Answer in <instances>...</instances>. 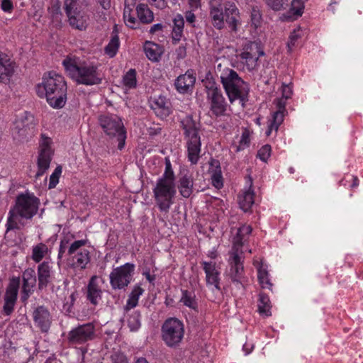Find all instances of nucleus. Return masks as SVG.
I'll return each mask as SVG.
<instances>
[{
    "mask_svg": "<svg viewBox=\"0 0 363 363\" xmlns=\"http://www.w3.org/2000/svg\"><path fill=\"white\" fill-rule=\"evenodd\" d=\"M208 14L212 26L218 30L223 29L226 23L236 32L240 25V11L233 1L209 0Z\"/></svg>",
    "mask_w": 363,
    "mask_h": 363,
    "instance_id": "obj_1",
    "label": "nucleus"
},
{
    "mask_svg": "<svg viewBox=\"0 0 363 363\" xmlns=\"http://www.w3.org/2000/svg\"><path fill=\"white\" fill-rule=\"evenodd\" d=\"M37 94L45 97L50 106L62 108L67 101V84L64 77L55 72L45 74L42 82L36 86Z\"/></svg>",
    "mask_w": 363,
    "mask_h": 363,
    "instance_id": "obj_2",
    "label": "nucleus"
},
{
    "mask_svg": "<svg viewBox=\"0 0 363 363\" xmlns=\"http://www.w3.org/2000/svg\"><path fill=\"white\" fill-rule=\"evenodd\" d=\"M39 199L33 194H21L16 199L15 205L9 210L6 232L19 230L24 226L23 220L31 219L38 212Z\"/></svg>",
    "mask_w": 363,
    "mask_h": 363,
    "instance_id": "obj_3",
    "label": "nucleus"
},
{
    "mask_svg": "<svg viewBox=\"0 0 363 363\" xmlns=\"http://www.w3.org/2000/svg\"><path fill=\"white\" fill-rule=\"evenodd\" d=\"M62 65L67 74L77 84L91 86L101 83L102 76L97 67L91 63L67 57L63 60Z\"/></svg>",
    "mask_w": 363,
    "mask_h": 363,
    "instance_id": "obj_4",
    "label": "nucleus"
},
{
    "mask_svg": "<svg viewBox=\"0 0 363 363\" xmlns=\"http://www.w3.org/2000/svg\"><path fill=\"white\" fill-rule=\"evenodd\" d=\"M216 72L219 75L230 101L233 103L237 99L242 101L248 94V84L235 70L221 63L218 64Z\"/></svg>",
    "mask_w": 363,
    "mask_h": 363,
    "instance_id": "obj_5",
    "label": "nucleus"
},
{
    "mask_svg": "<svg viewBox=\"0 0 363 363\" xmlns=\"http://www.w3.org/2000/svg\"><path fill=\"white\" fill-rule=\"evenodd\" d=\"M184 130L188 160L192 164L198 163L201 156L200 123L191 116H185L181 121Z\"/></svg>",
    "mask_w": 363,
    "mask_h": 363,
    "instance_id": "obj_6",
    "label": "nucleus"
},
{
    "mask_svg": "<svg viewBox=\"0 0 363 363\" xmlns=\"http://www.w3.org/2000/svg\"><path fill=\"white\" fill-rule=\"evenodd\" d=\"M153 193L160 211L167 213L174 202L177 193L175 182L169 179H157Z\"/></svg>",
    "mask_w": 363,
    "mask_h": 363,
    "instance_id": "obj_7",
    "label": "nucleus"
},
{
    "mask_svg": "<svg viewBox=\"0 0 363 363\" xmlns=\"http://www.w3.org/2000/svg\"><path fill=\"white\" fill-rule=\"evenodd\" d=\"M86 243V240H78L69 246L68 266L74 272L84 270L91 261L90 251L84 247Z\"/></svg>",
    "mask_w": 363,
    "mask_h": 363,
    "instance_id": "obj_8",
    "label": "nucleus"
},
{
    "mask_svg": "<svg viewBox=\"0 0 363 363\" xmlns=\"http://www.w3.org/2000/svg\"><path fill=\"white\" fill-rule=\"evenodd\" d=\"M99 123L107 136L117 138L118 148L122 150L125 145L126 132L121 118L114 114H104L99 117Z\"/></svg>",
    "mask_w": 363,
    "mask_h": 363,
    "instance_id": "obj_9",
    "label": "nucleus"
},
{
    "mask_svg": "<svg viewBox=\"0 0 363 363\" xmlns=\"http://www.w3.org/2000/svg\"><path fill=\"white\" fill-rule=\"evenodd\" d=\"M264 55V52L260 43L247 41L243 45L240 52L237 55V58L243 66V69L251 72L258 67V60Z\"/></svg>",
    "mask_w": 363,
    "mask_h": 363,
    "instance_id": "obj_10",
    "label": "nucleus"
},
{
    "mask_svg": "<svg viewBox=\"0 0 363 363\" xmlns=\"http://www.w3.org/2000/svg\"><path fill=\"white\" fill-rule=\"evenodd\" d=\"M292 88L290 84H283L281 86V97L274 100V104L277 110L272 114L268 121V130L266 133L269 135L272 130L276 132L284 121V116L287 113L286 109V100L292 95Z\"/></svg>",
    "mask_w": 363,
    "mask_h": 363,
    "instance_id": "obj_11",
    "label": "nucleus"
},
{
    "mask_svg": "<svg viewBox=\"0 0 363 363\" xmlns=\"http://www.w3.org/2000/svg\"><path fill=\"white\" fill-rule=\"evenodd\" d=\"M184 335V324L177 318H169L162 326V340L169 347L178 346L183 339Z\"/></svg>",
    "mask_w": 363,
    "mask_h": 363,
    "instance_id": "obj_12",
    "label": "nucleus"
},
{
    "mask_svg": "<svg viewBox=\"0 0 363 363\" xmlns=\"http://www.w3.org/2000/svg\"><path fill=\"white\" fill-rule=\"evenodd\" d=\"M36 122L33 114L25 111L16 119L13 129L15 140L23 142L31 138L35 132Z\"/></svg>",
    "mask_w": 363,
    "mask_h": 363,
    "instance_id": "obj_13",
    "label": "nucleus"
},
{
    "mask_svg": "<svg viewBox=\"0 0 363 363\" xmlns=\"http://www.w3.org/2000/svg\"><path fill=\"white\" fill-rule=\"evenodd\" d=\"M242 254L240 252L230 250L228 259L229 269L227 270V276L237 285L242 286L245 281V270L243 266Z\"/></svg>",
    "mask_w": 363,
    "mask_h": 363,
    "instance_id": "obj_14",
    "label": "nucleus"
},
{
    "mask_svg": "<svg viewBox=\"0 0 363 363\" xmlns=\"http://www.w3.org/2000/svg\"><path fill=\"white\" fill-rule=\"evenodd\" d=\"M135 265L131 263L116 267L110 274V284L113 289H123L128 286L132 280Z\"/></svg>",
    "mask_w": 363,
    "mask_h": 363,
    "instance_id": "obj_15",
    "label": "nucleus"
},
{
    "mask_svg": "<svg viewBox=\"0 0 363 363\" xmlns=\"http://www.w3.org/2000/svg\"><path fill=\"white\" fill-rule=\"evenodd\" d=\"M206 89L211 111L217 117L224 116L227 109V103L220 89L211 82L206 86Z\"/></svg>",
    "mask_w": 363,
    "mask_h": 363,
    "instance_id": "obj_16",
    "label": "nucleus"
},
{
    "mask_svg": "<svg viewBox=\"0 0 363 363\" xmlns=\"http://www.w3.org/2000/svg\"><path fill=\"white\" fill-rule=\"evenodd\" d=\"M95 337V326L91 323L79 325L72 329L68 340L72 344H84Z\"/></svg>",
    "mask_w": 363,
    "mask_h": 363,
    "instance_id": "obj_17",
    "label": "nucleus"
},
{
    "mask_svg": "<svg viewBox=\"0 0 363 363\" xmlns=\"http://www.w3.org/2000/svg\"><path fill=\"white\" fill-rule=\"evenodd\" d=\"M52 140L50 138L42 135L40 150L38 159V172L36 177H41L49 168L52 160V150L50 147Z\"/></svg>",
    "mask_w": 363,
    "mask_h": 363,
    "instance_id": "obj_18",
    "label": "nucleus"
},
{
    "mask_svg": "<svg viewBox=\"0 0 363 363\" xmlns=\"http://www.w3.org/2000/svg\"><path fill=\"white\" fill-rule=\"evenodd\" d=\"M203 269L206 274V283L207 287L211 291L220 290V270L215 262H201Z\"/></svg>",
    "mask_w": 363,
    "mask_h": 363,
    "instance_id": "obj_19",
    "label": "nucleus"
},
{
    "mask_svg": "<svg viewBox=\"0 0 363 363\" xmlns=\"http://www.w3.org/2000/svg\"><path fill=\"white\" fill-rule=\"evenodd\" d=\"M19 284V279H13L11 280L6 291L4 311L7 315H9L13 311L14 306L17 300Z\"/></svg>",
    "mask_w": 363,
    "mask_h": 363,
    "instance_id": "obj_20",
    "label": "nucleus"
},
{
    "mask_svg": "<svg viewBox=\"0 0 363 363\" xmlns=\"http://www.w3.org/2000/svg\"><path fill=\"white\" fill-rule=\"evenodd\" d=\"M23 286L21 300L26 302L29 296L33 292L36 284V274L34 269L28 268L26 269L22 275Z\"/></svg>",
    "mask_w": 363,
    "mask_h": 363,
    "instance_id": "obj_21",
    "label": "nucleus"
},
{
    "mask_svg": "<svg viewBox=\"0 0 363 363\" xmlns=\"http://www.w3.org/2000/svg\"><path fill=\"white\" fill-rule=\"evenodd\" d=\"M33 315L35 325L42 332H47L51 324L50 315L48 309L43 306H39L33 311Z\"/></svg>",
    "mask_w": 363,
    "mask_h": 363,
    "instance_id": "obj_22",
    "label": "nucleus"
},
{
    "mask_svg": "<svg viewBox=\"0 0 363 363\" xmlns=\"http://www.w3.org/2000/svg\"><path fill=\"white\" fill-rule=\"evenodd\" d=\"M252 228L250 225H243L238 229L236 235L233 238L232 250L240 252L243 254L242 247L247 241L248 236L251 233Z\"/></svg>",
    "mask_w": 363,
    "mask_h": 363,
    "instance_id": "obj_23",
    "label": "nucleus"
},
{
    "mask_svg": "<svg viewBox=\"0 0 363 363\" xmlns=\"http://www.w3.org/2000/svg\"><path fill=\"white\" fill-rule=\"evenodd\" d=\"M253 265L257 268V279L260 286L262 289L272 290L273 284L271 281L267 266L264 264L261 260L258 259H254Z\"/></svg>",
    "mask_w": 363,
    "mask_h": 363,
    "instance_id": "obj_24",
    "label": "nucleus"
},
{
    "mask_svg": "<svg viewBox=\"0 0 363 363\" xmlns=\"http://www.w3.org/2000/svg\"><path fill=\"white\" fill-rule=\"evenodd\" d=\"M52 277V263L44 261L38 266V287L40 289L45 288L51 281Z\"/></svg>",
    "mask_w": 363,
    "mask_h": 363,
    "instance_id": "obj_25",
    "label": "nucleus"
},
{
    "mask_svg": "<svg viewBox=\"0 0 363 363\" xmlns=\"http://www.w3.org/2000/svg\"><path fill=\"white\" fill-rule=\"evenodd\" d=\"M14 72V63L5 52L0 51V80L9 81Z\"/></svg>",
    "mask_w": 363,
    "mask_h": 363,
    "instance_id": "obj_26",
    "label": "nucleus"
},
{
    "mask_svg": "<svg viewBox=\"0 0 363 363\" xmlns=\"http://www.w3.org/2000/svg\"><path fill=\"white\" fill-rule=\"evenodd\" d=\"M137 0H125L123 19L125 25L130 28L136 29L139 27V22L135 18L134 8H136Z\"/></svg>",
    "mask_w": 363,
    "mask_h": 363,
    "instance_id": "obj_27",
    "label": "nucleus"
},
{
    "mask_svg": "<svg viewBox=\"0 0 363 363\" xmlns=\"http://www.w3.org/2000/svg\"><path fill=\"white\" fill-rule=\"evenodd\" d=\"M69 26L79 30H84L88 26L89 17L83 11L67 15Z\"/></svg>",
    "mask_w": 363,
    "mask_h": 363,
    "instance_id": "obj_28",
    "label": "nucleus"
},
{
    "mask_svg": "<svg viewBox=\"0 0 363 363\" xmlns=\"http://www.w3.org/2000/svg\"><path fill=\"white\" fill-rule=\"evenodd\" d=\"M150 106L155 114L161 118H166L170 114L169 103L163 96L154 98Z\"/></svg>",
    "mask_w": 363,
    "mask_h": 363,
    "instance_id": "obj_29",
    "label": "nucleus"
},
{
    "mask_svg": "<svg viewBox=\"0 0 363 363\" xmlns=\"http://www.w3.org/2000/svg\"><path fill=\"white\" fill-rule=\"evenodd\" d=\"M196 82V77L192 70H188L184 74L177 77L174 83L177 90L179 93L184 94L192 87Z\"/></svg>",
    "mask_w": 363,
    "mask_h": 363,
    "instance_id": "obj_30",
    "label": "nucleus"
},
{
    "mask_svg": "<svg viewBox=\"0 0 363 363\" xmlns=\"http://www.w3.org/2000/svg\"><path fill=\"white\" fill-rule=\"evenodd\" d=\"M98 277L93 276L87 286V298L94 305L98 304L101 299L102 291L98 284Z\"/></svg>",
    "mask_w": 363,
    "mask_h": 363,
    "instance_id": "obj_31",
    "label": "nucleus"
},
{
    "mask_svg": "<svg viewBox=\"0 0 363 363\" xmlns=\"http://www.w3.org/2000/svg\"><path fill=\"white\" fill-rule=\"evenodd\" d=\"M144 51L147 57L152 62H158L163 53V48L153 42L147 41L144 45Z\"/></svg>",
    "mask_w": 363,
    "mask_h": 363,
    "instance_id": "obj_32",
    "label": "nucleus"
},
{
    "mask_svg": "<svg viewBox=\"0 0 363 363\" xmlns=\"http://www.w3.org/2000/svg\"><path fill=\"white\" fill-rule=\"evenodd\" d=\"M255 194L250 187L248 189L243 191L238 196V203L240 208L247 212L255 203Z\"/></svg>",
    "mask_w": 363,
    "mask_h": 363,
    "instance_id": "obj_33",
    "label": "nucleus"
},
{
    "mask_svg": "<svg viewBox=\"0 0 363 363\" xmlns=\"http://www.w3.org/2000/svg\"><path fill=\"white\" fill-rule=\"evenodd\" d=\"M194 182L191 176L185 174L182 176L178 184V189L180 194L184 198H189L193 192Z\"/></svg>",
    "mask_w": 363,
    "mask_h": 363,
    "instance_id": "obj_34",
    "label": "nucleus"
},
{
    "mask_svg": "<svg viewBox=\"0 0 363 363\" xmlns=\"http://www.w3.org/2000/svg\"><path fill=\"white\" fill-rule=\"evenodd\" d=\"M211 164L209 169V174H211V183L216 189H221L223 186V176L220 167L218 162Z\"/></svg>",
    "mask_w": 363,
    "mask_h": 363,
    "instance_id": "obj_35",
    "label": "nucleus"
},
{
    "mask_svg": "<svg viewBox=\"0 0 363 363\" xmlns=\"http://www.w3.org/2000/svg\"><path fill=\"white\" fill-rule=\"evenodd\" d=\"M136 13L140 23H150L153 19V13L150 10L147 5L140 4L136 6Z\"/></svg>",
    "mask_w": 363,
    "mask_h": 363,
    "instance_id": "obj_36",
    "label": "nucleus"
},
{
    "mask_svg": "<svg viewBox=\"0 0 363 363\" xmlns=\"http://www.w3.org/2000/svg\"><path fill=\"white\" fill-rule=\"evenodd\" d=\"M184 26V17L181 14H177L173 19L172 40L174 42H179L183 34Z\"/></svg>",
    "mask_w": 363,
    "mask_h": 363,
    "instance_id": "obj_37",
    "label": "nucleus"
},
{
    "mask_svg": "<svg viewBox=\"0 0 363 363\" xmlns=\"http://www.w3.org/2000/svg\"><path fill=\"white\" fill-rule=\"evenodd\" d=\"M257 302V308L259 314L264 316H270L271 305L269 296L263 293H259Z\"/></svg>",
    "mask_w": 363,
    "mask_h": 363,
    "instance_id": "obj_38",
    "label": "nucleus"
},
{
    "mask_svg": "<svg viewBox=\"0 0 363 363\" xmlns=\"http://www.w3.org/2000/svg\"><path fill=\"white\" fill-rule=\"evenodd\" d=\"M143 292L144 289L140 285H135L128 296L125 307V309L130 310L135 308L138 305L139 298Z\"/></svg>",
    "mask_w": 363,
    "mask_h": 363,
    "instance_id": "obj_39",
    "label": "nucleus"
},
{
    "mask_svg": "<svg viewBox=\"0 0 363 363\" xmlns=\"http://www.w3.org/2000/svg\"><path fill=\"white\" fill-rule=\"evenodd\" d=\"M49 252L48 246L43 243H38L32 248L31 259L36 263H39L48 255Z\"/></svg>",
    "mask_w": 363,
    "mask_h": 363,
    "instance_id": "obj_40",
    "label": "nucleus"
},
{
    "mask_svg": "<svg viewBox=\"0 0 363 363\" xmlns=\"http://www.w3.org/2000/svg\"><path fill=\"white\" fill-rule=\"evenodd\" d=\"M64 4L67 15L81 11L86 5L85 0H65Z\"/></svg>",
    "mask_w": 363,
    "mask_h": 363,
    "instance_id": "obj_41",
    "label": "nucleus"
},
{
    "mask_svg": "<svg viewBox=\"0 0 363 363\" xmlns=\"http://www.w3.org/2000/svg\"><path fill=\"white\" fill-rule=\"evenodd\" d=\"M182 296L180 298V302L191 309L196 310L197 302L195 299L194 294L193 292L188 291L187 290H182Z\"/></svg>",
    "mask_w": 363,
    "mask_h": 363,
    "instance_id": "obj_42",
    "label": "nucleus"
},
{
    "mask_svg": "<svg viewBox=\"0 0 363 363\" xmlns=\"http://www.w3.org/2000/svg\"><path fill=\"white\" fill-rule=\"evenodd\" d=\"M123 84L126 89H133L136 87V72L130 69L123 77Z\"/></svg>",
    "mask_w": 363,
    "mask_h": 363,
    "instance_id": "obj_43",
    "label": "nucleus"
},
{
    "mask_svg": "<svg viewBox=\"0 0 363 363\" xmlns=\"http://www.w3.org/2000/svg\"><path fill=\"white\" fill-rule=\"evenodd\" d=\"M119 45L120 42L118 37L117 35L112 37L108 44L105 48L106 54L110 57H114L117 53Z\"/></svg>",
    "mask_w": 363,
    "mask_h": 363,
    "instance_id": "obj_44",
    "label": "nucleus"
},
{
    "mask_svg": "<svg viewBox=\"0 0 363 363\" xmlns=\"http://www.w3.org/2000/svg\"><path fill=\"white\" fill-rule=\"evenodd\" d=\"M141 315L138 311H134L128 319V326L131 331H137L141 326Z\"/></svg>",
    "mask_w": 363,
    "mask_h": 363,
    "instance_id": "obj_45",
    "label": "nucleus"
},
{
    "mask_svg": "<svg viewBox=\"0 0 363 363\" xmlns=\"http://www.w3.org/2000/svg\"><path fill=\"white\" fill-rule=\"evenodd\" d=\"M303 9L304 4L301 0H292L289 10L290 14L297 17L301 16L303 13Z\"/></svg>",
    "mask_w": 363,
    "mask_h": 363,
    "instance_id": "obj_46",
    "label": "nucleus"
},
{
    "mask_svg": "<svg viewBox=\"0 0 363 363\" xmlns=\"http://www.w3.org/2000/svg\"><path fill=\"white\" fill-rule=\"evenodd\" d=\"M302 35V30L300 28L294 29L289 36V40L287 43L288 52H292L296 45V43L298 38Z\"/></svg>",
    "mask_w": 363,
    "mask_h": 363,
    "instance_id": "obj_47",
    "label": "nucleus"
},
{
    "mask_svg": "<svg viewBox=\"0 0 363 363\" xmlns=\"http://www.w3.org/2000/svg\"><path fill=\"white\" fill-rule=\"evenodd\" d=\"M250 133L247 129H245L242 133L241 138L239 141V145L236 147V151H240L247 147L250 143Z\"/></svg>",
    "mask_w": 363,
    "mask_h": 363,
    "instance_id": "obj_48",
    "label": "nucleus"
},
{
    "mask_svg": "<svg viewBox=\"0 0 363 363\" xmlns=\"http://www.w3.org/2000/svg\"><path fill=\"white\" fill-rule=\"evenodd\" d=\"M62 173L60 167H56L52 174L50 177L49 189H52L56 186L59 182V178Z\"/></svg>",
    "mask_w": 363,
    "mask_h": 363,
    "instance_id": "obj_49",
    "label": "nucleus"
},
{
    "mask_svg": "<svg viewBox=\"0 0 363 363\" xmlns=\"http://www.w3.org/2000/svg\"><path fill=\"white\" fill-rule=\"evenodd\" d=\"M271 155V146L265 145L257 152V157L263 162H266Z\"/></svg>",
    "mask_w": 363,
    "mask_h": 363,
    "instance_id": "obj_50",
    "label": "nucleus"
},
{
    "mask_svg": "<svg viewBox=\"0 0 363 363\" xmlns=\"http://www.w3.org/2000/svg\"><path fill=\"white\" fill-rule=\"evenodd\" d=\"M69 238H64L63 239L61 240L60 241V248H59V252H58V255H57V259L60 260L63 257V254L65 252V251L67 250H68V248H69Z\"/></svg>",
    "mask_w": 363,
    "mask_h": 363,
    "instance_id": "obj_51",
    "label": "nucleus"
},
{
    "mask_svg": "<svg viewBox=\"0 0 363 363\" xmlns=\"http://www.w3.org/2000/svg\"><path fill=\"white\" fill-rule=\"evenodd\" d=\"M267 5L274 11H280L284 9L283 0H265Z\"/></svg>",
    "mask_w": 363,
    "mask_h": 363,
    "instance_id": "obj_52",
    "label": "nucleus"
},
{
    "mask_svg": "<svg viewBox=\"0 0 363 363\" xmlns=\"http://www.w3.org/2000/svg\"><path fill=\"white\" fill-rule=\"evenodd\" d=\"M261 19L262 16L260 12L255 9H252L251 12V21L255 28H257L260 25Z\"/></svg>",
    "mask_w": 363,
    "mask_h": 363,
    "instance_id": "obj_53",
    "label": "nucleus"
},
{
    "mask_svg": "<svg viewBox=\"0 0 363 363\" xmlns=\"http://www.w3.org/2000/svg\"><path fill=\"white\" fill-rule=\"evenodd\" d=\"M158 179H169L174 182V174L169 162L166 165L164 173Z\"/></svg>",
    "mask_w": 363,
    "mask_h": 363,
    "instance_id": "obj_54",
    "label": "nucleus"
},
{
    "mask_svg": "<svg viewBox=\"0 0 363 363\" xmlns=\"http://www.w3.org/2000/svg\"><path fill=\"white\" fill-rule=\"evenodd\" d=\"M1 8L4 12L11 13L13 9V5L11 0H2Z\"/></svg>",
    "mask_w": 363,
    "mask_h": 363,
    "instance_id": "obj_55",
    "label": "nucleus"
},
{
    "mask_svg": "<svg viewBox=\"0 0 363 363\" xmlns=\"http://www.w3.org/2000/svg\"><path fill=\"white\" fill-rule=\"evenodd\" d=\"M185 18L188 23L194 26V23L196 21V16L192 11H188L185 13Z\"/></svg>",
    "mask_w": 363,
    "mask_h": 363,
    "instance_id": "obj_56",
    "label": "nucleus"
},
{
    "mask_svg": "<svg viewBox=\"0 0 363 363\" xmlns=\"http://www.w3.org/2000/svg\"><path fill=\"white\" fill-rule=\"evenodd\" d=\"M163 25L162 23L154 24L150 29L151 34H155L162 30Z\"/></svg>",
    "mask_w": 363,
    "mask_h": 363,
    "instance_id": "obj_57",
    "label": "nucleus"
},
{
    "mask_svg": "<svg viewBox=\"0 0 363 363\" xmlns=\"http://www.w3.org/2000/svg\"><path fill=\"white\" fill-rule=\"evenodd\" d=\"M143 275L145 277L146 279L150 282L153 284L155 280V276L151 274L150 270L146 269L143 272Z\"/></svg>",
    "mask_w": 363,
    "mask_h": 363,
    "instance_id": "obj_58",
    "label": "nucleus"
},
{
    "mask_svg": "<svg viewBox=\"0 0 363 363\" xmlns=\"http://www.w3.org/2000/svg\"><path fill=\"white\" fill-rule=\"evenodd\" d=\"M152 4L157 8L162 9L166 6V2L164 0H151Z\"/></svg>",
    "mask_w": 363,
    "mask_h": 363,
    "instance_id": "obj_59",
    "label": "nucleus"
},
{
    "mask_svg": "<svg viewBox=\"0 0 363 363\" xmlns=\"http://www.w3.org/2000/svg\"><path fill=\"white\" fill-rule=\"evenodd\" d=\"M201 0H189V5L192 9H196L200 6Z\"/></svg>",
    "mask_w": 363,
    "mask_h": 363,
    "instance_id": "obj_60",
    "label": "nucleus"
},
{
    "mask_svg": "<svg viewBox=\"0 0 363 363\" xmlns=\"http://www.w3.org/2000/svg\"><path fill=\"white\" fill-rule=\"evenodd\" d=\"M254 348V346L252 344L245 343L243 345V350L245 352V354H250Z\"/></svg>",
    "mask_w": 363,
    "mask_h": 363,
    "instance_id": "obj_61",
    "label": "nucleus"
},
{
    "mask_svg": "<svg viewBox=\"0 0 363 363\" xmlns=\"http://www.w3.org/2000/svg\"><path fill=\"white\" fill-rule=\"evenodd\" d=\"M98 2L104 9H108L111 6L110 0H98Z\"/></svg>",
    "mask_w": 363,
    "mask_h": 363,
    "instance_id": "obj_62",
    "label": "nucleus"
},
{
    "mask_svg": "<svg viewBox=\"0 0 363 363\" xmlns=\"http://www.w3.org/2000/svg\"><path fill=\"white\" fill-rule=\"evenodd\" d=\"M350 177H351L352 179L354 181L353 184H352V187L357 186L358 185V179H357V177H354L353 175H350Z\"/></svg>",
    "mask_w": 363,
    "mask_h": 363,
    "instance_id": "obj_63",
    "label": "nucleus"
},
{
    "mask_svg": "<svg viewBox=\"0 0 363 363\" xmlns=\"http://www.w3.org/2000/svg\"><path fill=\"white\" fill-rule=\"evenodd\" d=\"M135 363H149L146 359L143 358V357H140V358H138Z\"/></svg>",
    "mask_w": 363,
    "mask_h": 363,
    "instance_id": "obj_64",
    "label": "nucleus"
}]
</instances>
